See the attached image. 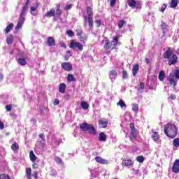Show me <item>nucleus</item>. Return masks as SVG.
Instances as JSON below:
<instances>
[{"label":"nucleus","mask_w":179,"mask_h":179,"mask_svg":"<svg viewBox=\"0 0 179 179\" xmlns=\"http://www.w3.org/2000/svg\"><path fill=\"white\" fill-rule=\"evenodd\" d=\"M5 128V124L0 121V129H3Z\"/></svg>","instance_id":"obj_60"},{"label":"nucleus","mask_w":179,"mask_h":179,"mask_svg":"<svg viewBox=\"0 0 179 179\" xmlns=\"http://www.w3.org/2000/svg\"><path fill=\"white\" fill-rule=\"evenodd\" d=\"M98 124L101 128H107V126L108 125V121H107L106 119L100 120H99Z\"/></svg>","instance_id":"obj_15"},{"label":"nucleus","mask_w":179,"mask_h":179,"mask_svg":"<svg viewBox=\"0 0 179 179\" xmlns=\"http://www.w3.org/2000/svg\"><path fill=\"white\" fill-rule=\"evenodd\" d=\"M0 179H10V176L5 173H1L0 174Z\"/></svg>","instance_id":"obj_38"},{"label":"nucleus","mask_w":179,"mask_h":179,"mask_svg":"<svg viewBox=\"0 0 179 179\" xmlns=\"http://www.w3.org/2000/svg\"><path fill=\"white\" fill-rule=\"evenodd\" d=\"M151 138L152 139H153L154 142H157L159 139H160V136L159 135V133L156 131H152Z\"/></svg>","instance_id":"obj_18"},{"label":"nucleus","mask_w":179,"mask_h":179,"mask_svg":"<svg viewBox=\"0 0 179 179\" xmlns=\"http://www.w3.org/2000/svg\"><path fill=\"white\" fill-rule=\"evenodd\" d=\"M166 8H167V3H164V7H162L160 9V12H162V13H164V10H166Z\"/></svg>","instance_id":"obj_50"},{"label":"nucleus","mask_w":179,"mask_h":179,"mask_svg":"<svg viewBox=\"0 0 179 179\" xmlns=\"http://www.w3.org/2000/svg\"><path fill=\"white\" fill-rule=\"evenodd\" d=\"M117 3V0H110V8H114Z\"/></svg>","instance_id":"obj_44"},{"label":"nucleus","mask_w":179,"mask_h":179,"mask_svg":"<svg viewBox=\"0 0 179 179\" xmlns=\"http://www.w3.org/2000/svg\"><path fill=\"white\" fill-rule=\"evenodd\" d=\"M30 13L31 15H32V16H37L38 15V10H37V7H30Z\"/></svg>","instance_id":"obj_21"},{"label":"nucleus","mask_w":179,"mask_h":179,"mask_svg":"<svg viewBox=\"0 0 179 179\" xmlns=\"http://www.w3.org/2000/svg\"><path fill=\"white\" fill-rule=\"evenodd\" d=\"M58 104H59V99H55V101H54V103H53V105H54V106H58Z\"/></svg>","instance_id":"obj_57"},{"label":"nucleus","mask_w":179,"mask_h":179,"mask_svg":"<svg viewBox=\"0 0 179 179\" xmlns=\"http://www.w3.org/2000/svg\"><path fill=\"white\" fill-rule=\"evenodd\" d=\"M66 55L67 57H72V53H71L70 50L66 51Z\"/></svg>","instance_id":"obj_61"},{"label":"nucleus","mask_w":179,"mask_h":179,"mask_svg":"<svg viewBox=\"0 0 179 179\" xmlns=\"http://www.w3.org/2000/svg\"><path fill=\"white\" fill-rule=\"evenodd\" d=\"M25 173H26L27 178L31 179V168H27Z\"/></svg>","instance_id":"obj_32"},{"label":"nucleus","mask_w":179,"mask_h":179,"mask_svg":"<svg viewBox=\"0 0 179 179\" xmlns=\"http://www.w3.org/2000/svg\"><path fill=\"white\" fill-rule=\"evenodd\" d=\"M80 129L85 134H89L90 135H97V131L93 124H88L87 122H83L80 125Z\"/></svg>","instance_id":"obj_5"},{"label":"nucleus","mask_w":179,"mask_h":179,"mask_svg":"<svg viewBox=\"0 0 179 179\" xmlns=\"http://www.w3.org/2000/svg\"><path fill=\"white\" fill-rule=\"evenodd\" d=\"M164 78H166V73H164V71L162 70L159 71L158 78L160 82H163L164 80Z\"/></svg>","instance_id":"obj_23"},{"label":"nucleus","mask_w":179,"mask_h":179,"mask_svg":"<svg viewBox=\"0 0 179 179\" xmlns=\"http://www.w3.org/2000/svg\"><path fill=\"white\" fill-rule=\"evenodd\" d=\"M61 66L64 71H66L67 72H71V71H72V69H73L72 64L66 62H62L61 64Z\"/></svg>","instance_id":"obj_10"},{"label":"nucleus","mask_w":179,"mask_h":179,"mask_svg":"<svg viewBox=\"0 0 179 179\" xmlns=\"http://www.w3.org/2000/svg\"><path fill=\"white\" fill-rule=\"evenodd\" d=\"M99 142H106L107 141V135L104 132H101L99 137Z\"/></svg>","instance_id":"obj_19"},{"label":"nucleus","mask_w":179,"mask_h":179,"mask_svg":"<svg viewBox=\"0 0 179 179\" xmlns=\"http://www.w3.org/2000/svg\"><path fill=\"white\" fill-rule=\"evenodd\" d=\"M66 34L69 37H73V36H75V32L70 29L66 31Z\"/></svg>","instance_id":"obj_41"},{"label":"nucleus","mask_w":179,"mask_h":179,"mask_svg":"<svg viewBox=\"0 0 179 179\" xmlns=\"http://www.w3.org/2000/svg\"><path fill=\"white\" fill-rule=\"evenodd\" d=\"M161 27L162 30H166V29H167V24H166L164 22L162 21Z\"/></svg>","instance_id":"obj_49"},{"label":"nucleus","mask_w":179,"mask_h":179,"mask_svg":"<svg viewBox=\"0 0 179 179\" xmlns=\"http://www.w3.org/2000/svg\"><path fill=\"white\" fill-rule=\"evenodd\" d=\"M39 138L42 139V141H45V136L44 135V133H41L39 134Z\"/></svg>","instance_id":"obj_54"},{"label":"nucleus","mask_w":179,"mask_h":179,"mask_svg":"<svg viewBox=\"0 0 179 179\" xmlns=\"http://www.w3.org/2000/svg\"><path fill=\"white\" fill-rule=\"evenodd\" d=\"M133 111H135V113L138 112L139 110V106L136 103H134L132 106Z\"/></svg>","instance_id":"obj_39"},{"label":"nucleus","mask_w":179,"mask_h":179,"mask_svg":"<svg viewBox=\"0 0 179 179\" xmlns=\"http://www.w3.org/2000/svg\"><path fill=\"white\" fill-rule=\"evenodd\" d=\"M138 72H139V64H135L133 66L132 69L133 76H136Z\"/></svg>","instance_id":"obj_20"},{"label":"nucleus","mask_w":179,"mask_h":179,"mask_svg":"<svg viewBox=\"0 0 179 179\" xmlns=\"http://www.w3.org/2000/svg\"><path fill=\"white\" fill-rule=\"evenodd\" d=\"M87 13L88 15L87 20H88L89 27H90V29H93V26H94L93 8H92L90 6H87Z\"/></svg>","instance_id":"obj_6"},{"label":"nucleus","mask_w":179,"mask_h":179,"mask_svg":"<svg viewBox=\"0 0 179 179\" xmlns=\"http://www.w3.org/2000/svg\"><path fill=\"white\" fill-rule=\"evenodd\" d=\"M13 40H14L13 36L9 35L6 38L7 44H8V45L13 44Z\"/></svg>","instance_id":"obj_28"},{"label":"nucleus","mask_w":179,"mask_h":179,"mask_svg":"<svg viewBox=\"0 0 179 179\" xmlns=\"http://www.w3.org/2000/svg\"><path fill=\"white\" fill-rule=\"evenodd\" d=\"M173 145L176 148H178V146H179V138H176L173 140Z\"/></svg>","instance_id":"obj_42"},{"label":"nucleus","mask_w":179,"mask_h":179,"mask_svg":"<svg viewBox=\"0 0 179 179\" xmlns=\"http://www.w3.org/2000/svg\"><path fill=\"white\" fill-rule=\"evenodd\" d=\"M13 23H10L8 24L6 28L5 29V33L6 34H8L10 31L13 30Z\"/></svg>","instance_id":"obj_31"},{"label":"nucleus","mask_w":179,"mask_h":179,"mask_svg":"<svg viewBox=\"0 0 179 179\" xmlns=\"http://www.w3.org/2000/svg\"><path fill=\"white\" fill-rule=\"evenodd\" d=\"M117 106H119L120 107H121V108H124V107H127V104H125V102L124 101V100L120 99L119 101V102L117 103Z\"/></svg>","instance_id":"obj_36"},{"label":"nucleus","mask_w":179,"mask_h":179,"mask_svg":"<svg viewBox=\"0 0 179 179\" xmlns=\"http://www.w3.org/2000/svg\"><path fill=\"white\" fill-rule=\"evenodd\" d=\"M145 89V83H140V85H139V87H138V91L139 90H144Z\"/></svg>","instance_id":"obj_45"},{"label":"nucleus","mask_w":179,"mask_h":179,"mask_svg":"<svg viewBox=\"0 0 179 179\" xmlns=\"http://www.w3.org/2000/svg\"><path fill=\"white\" fill-rule=\"evenodd\" d=\"M17 63L22 66H24V65H27V62H26V59H24V58L20 57L18 58Z\"/></svg>","instance_id":"obj_26"},{"label":"nucleus","mask_w":179,"mask_h":179,"mask_svg":"<svg viewBox=\"0 0 179 179\" xmlns=\"http://www.w3.org/2000/svg\"><path fill=\"white\" fill-rule=\"evenodd\" d=\"M129 127L131 129L129 141L136 140V138H138V132L136 131V129L135 128V124L134 123H130Z\"/></svg>","instance_id":"obj_8"},{"label":"nucleus","mask_w":179,"mask_h":179,"mask_svg":"<svg viewBox=\"0 0 179 179\" xmlns=\"http://www.w3.org/2000/svg\"><path fill=\"white\" fill-rule=\"evenodd\" d=\"M109 75L111 80H113V78L115 79V78H117V75H118V73H117L115 70H112L110 71Z\"/></svg>","instance_id":"obj_29"},{"label":"nucleus","mask_w":179,"mask_h":179,"mask_svg":"<svg viewBox=\"0 0 179 179\" xmlns=\"http://www.w3.org/2000/svg\"><path fill=\"white\" fill-rule=\"evenodd\" d=\"M136 160L138 163H143L145 162V157L142 155H139L136 157Z\"/></svg>","instance_id":"obj_37"},{"label":"nucleus","mask_w":179,"mask_h":179,"mask_svg":"<svg viewBox=\"0 0 179 179\" xmlns=\"http://www.w3.org/2000/svg\"><path fill=\"white\" fill-rule=\"evenodd\" d=\"M95 23H96V27H100L101 26V20H97Z\"/></svg>","instance_id":"obj_53"},{"label":"nucleus","mask_w":179,"mask_h":179,"mask_svg":"<svg viewBox=\"0 0 179 179\" xmlns=\"http://www.w3.org/2000/svg\"><path fill=\"white\" fill-rule=\"evenodd\" d=\"M78 38L80 40V41H81L82 43H85V41H86V40H87V36H82V35L80 36H78Z\"/></svg>","instance_id":"obj_43"},{"label":"nucleus","mask_w":179,"mask_h":179,"mask_svg":"<svg viewBox=\"0 0 179 179\" xmlns=\"http://www.w3.org/2000/svg\"><path fill=\"white\" fill-rule=\"evenodd\" d=\"M176 99H177V96L173 94H171V96L168 97V100H176Z\"/></svg>","instance_id":"obj_47"},{"label":"nucleus","mask_w":179,"mask_h":179,"mask_svg":"<svg viewBox=\"0 0 179 179\" xmlns=\"http://www.w3.org/2000/svg\"><path fill=\"white\" fill-rule=\"evenodd\" d=\"M95 160L96 163H99V164H110V161L101 158V157H96Z\"/></svg>","instance_id":"obj_12"},{"label":"nucleus","mask_w":179,"mask_h":179,"mask_svg":"<svg viewBox=\"0 0 179 179\" xmlns=\"http://www.w3.org/2000/svg\"><path fill=\"white\" fill-rule=\"evenodd\" d=\"M67 80L69 82H76V78L73 76V74H68L67 75Z\"/></svg>","instance_id":"obj_34"},{"label":"nucleus","mask_w":179,"mask_h":179,"mask_svg":"<svg viewBox=\"0 0 179 179\" xmlns=\"http://www.w3.org/2000/svg\"><path fill=\"white\" fill-rule=\"evenodd\" d=\"M29 158L31 162H32L33 163H34V162L37 160V157L36 156V155H34V152H33V150H31L29 152Z\"/></svg>","instance_id":"obj_24"},{"label":"nucleus","mask_w":179,"mask_h":179,"mask_svg":"<svg viewBox=\"0 0 179 179\" xmlns=\"http://www.w3.org/2000/svg\"><path fill=\"white\" fill-rule=\"evenodd\" d=\"M173 75L176 80H179V69L176 70Z\"/></svg>","instance_id":"obj_40"},{"label":"nucleus","mask_w":179,"mask_h":179,"mask_svg":"<svg viewBox=\"0 0 179 179\" xmlns=\"http://www.w3.org/2000/svg\"><path fill=\"white\" fill-rule=\"evenodd\" d=\"M69 48L71 50H76L78 49V51H83V45L80 42L72 39L69 43Z\"/></svg>","instance_id":"obj_7"},{"label":"nucleus","mask_w":179,"mask_h":179,"mask_svg":"<svg viewBox=\"0 0 179 179\" xmlns=\"http://www.w3.org/2000/svg\"><path fill=\"white\" fill-rule=\"evenodd\" d=\"M32 177H34V178H35V179H38V172L34 171L32 174Z\"/></svg>","instance_id":"obj_51"},{"label":"nucleus","mask_w":179,"mask_h":179,"mask_svg":"<svg viewBox=\"0 0 179 179\" xmlns=\"http://www.w3.org/2000/svg\"><path fill=\"white\" fill-rule=\"evenodd\" d=\"M122 167H131V166H134V161L129 158L122 159Z\"/></svg>","instance_id":"obj_11"},{"label":"nucleus","mask_w":179,"mask_h":179,"mask_svg":"<svg viewBox=\"0 0 179 179\" xmlns=\"http://www.w3.org/2000/svg\"><path fill=\"white\" fill-rule=\"evenodd\" d=\"M60 47H62V48H66V45L64 43H61Z\"/></svg>","instance_id":"obj_62"},{"label":"nucleus","mask_w":179,"mask_h":179,"mask_svg":"<svg viewBox=\"0 0 179 179\" xmlns=\"http://www.w3.org/2000/svg\"><path fill=\"white\" fill-rule=\"evenodd\" d=\"M46 44H48V47H52L55 45V39L52 36H49L46 41Z\"/></svg>","instance_id":"obj_14"},{"label":"nucleus","mask_w":179,"mask_h":179,"mask_svg":"<svg viewBox=\"0 0 179 179\" xmlns=\"http://www.w3.org/2000/svg\"><path fill=\"white\" fill-rule=\"evenodd\" d=\"M163 57L164 59H166L168 62V65H169V66L176 65V64L178 62V57H177V55L174 54V50L172 48L169 47L163 53Z\"/></svg>","instance_id":"obj_1"},{"label":"nucleus","mask_w":179,"mask_h":179,"mask_svg":"<svg viewBox=\"0 0 179 179\" xmlns=\"http://www.w3.org/2000/svg\"><path fill=\"white\" fill-rule=\"evenodd\" d=\"M50 176H52L53 177H55L57 176V171L52 170L50 171Z\"/></svg>","instance_id":"obj_58"},{"label":"nucleus","mask_w":179,"mask_h":179,"mask_svg":"<svg viewBox=\"0 0 179 179\" xmlns=\"http://www.w3.org/2000/svg\"><path fill=\"white\" fill-rule=\"evenodd\" d=\"M56 17H59L62 15V10H61V4H56Z\"/></svg>","instance_id":"obj_17"},{"label":"nucleus","mask_w":179,"mask_h":179,"mask_svg":"<svg viewBox=\"0 0 179 179\" xmlns=\"http://www.w3.org/2000/svg\"><path fill=\"white\" fill-rule=\"evenodd\" d=\"M6 111H12V105H6Z\"/></svg>","instance_id":"obj_52"},{"label":"nucleus","mask_w":179,"mask_h":179,"mask_svg":"<svg viewBox=\"0 0 179 179\" xmlns=\"http://www.w3.org/2000/svg\"><path fill=\"white\" fill-rule=\"evenodd\" d=\"M66 90V85L65 83H61L59 86V93H62V94L65 93Z\"/></svg>","instance_id":"obj_22"},{"label":"nucleus","mask_w":179,"mask_h":179,"mask_svg":"<svg viewBox=\"0 0 179 179\" xmlns=\"http://www.w3.org/2000/svg\"><path fill=\"white\" fill-rule=\"evenodd\" d=\"M29 3H30V0H27L22 8L21 12L20 13L18 22L15 27L16 30H19L22 29V27H23V24L26 20V13H27V9H29Z\"/></svg>","instance_id":"obj_2"},{"label":"nucleus","mask_w":179,"mask_h":179,"mask_svg":"<svg viewBox=\"0 0 179 179\" xmlns=\"http://www.w3.org/2000/svg\"><path fill=\"white\" fill-rule=\"evenodd\" d=\"M11 149L13 150V152H17L19 150V144L15 142L11 145Z\"/></svg>","instance_id":"obj_35"},{"label":"nucleus","mask_w":179,"mask_h":179,"mask_svg":"<svg viewBox=\"0 0 179 179\" xmlns=\"http://www.w3.org/2000/svg\"><path fill=\"white\" fill-rule=\"evenodd\" d=\"M168 80L171 87H176V86H177V80H178L176 79V77H174V74L170 73Z\"/></svg>","instance_id":"obj_9"},{"label":"nucleus","mask_w":179,"mask_h":179,"mask_svg":"<svg viewBox=\"0 0 179 179\" xmlns=\"http://www.w3.org/2000/svg\"><path fill=\"white\" fill-rule=\"evenodd\" d=\"M72 6H73V4L66 5V6L64 7V10H69L70 9H72Z\"/></svg>","instance_id":"obj_48"},{"label":"nucleus","mask_w":179,"mask_h":179,"mask_svg":"<svg viewBox=\"0 0 179 179\" xmlns=\"http://www.w3.org/2000/svg\"><path fill=\"white\" fill-rule=\"evenodd\" d=\"M173 173H179V159H176L172 166Z\"/></svg>","instance_id":"obj_13"},{"label":"nucleus","mask_w":179,"mask_h":179,"mask_svg":"<svg viewBox=\"0 0 179 179\" xmlns=\"http://www.w3.org/2000/svg\"><path fill=\"white\" fill-rule=\"evenodd\" d=\"M80 106L83 110H89L90 106H89V103H87V102L83 101L80 103Z\"/></svg>","instance_id":"obj_27"},{"label":"nucleus","mask_w":179,"mask_h":179,"mask_svg":"<svg viewBox=\"0 0 179 179\" xmlns=\"http://www.w3.org/2000/svg\"><path fill=\"white\" fill-rule=\"evenodd\" d=\"M120 35L114 36L113 41L110 42V40L107 39L105 41V45L103 48L106 51H113V50H117V45H121V42L119 41Z\"/></svg>","instance_id":"obj_4"},{"label":"nucleus","mask_w":179,"mask_h":179,"mask_svg":"<svg viewBox=\"0 0 179 179\" xmlns=\"http://www.w3.org/2000/svg\"><path fill=\"white\" fill-rule=\"evenodd\" d=\"M76 33H77L78 37H80V36H82V30H80V29H76Z\"/></svg>","instance_id":"obj_55"},{"label":"nucleus","mask_w":179,"mask_h":179,"mask_svg":"<svg viewBox=\"0 0 179 179\" xmlns=\"http://www.w3.org/2000/svg\"><path fill=\"white\" fill-rule=\"evenodd\" d=\"M178 5V0H171L170 3V8H172V9H176Z\"/></svg>","instance_id":"obj_25"},{"label":"nucleus","mask_w":179,"mask_h":179,"mask_svg":"<svg viewBox=\"0 0 179 179\" xmlns=\"http://www.w3.org/2000/svg\"><path fill=\"white\" fill-rule=\"evenodd\" d=\"M164 132L165 135L168 138H171V139H174L176 136H177V134L178 133V129L177 126L174 124V123L168 122L164 125Z\"/></svg>","instance_id":"obj_3"},{"label":"nucleus","mask_w":179,"mask_h":179,"mask_svg":"<svg viewBox=\"0 0 179 179\" xmlns=\"http://www.w3.org/2000/svg\"><path fill=\"white\" fill-rule=\"evenodd\" d=\"M122 78L123 79H127L128 78V73L125 70L122 71Z\"/></svg>","instance_id":"obj_46"},{"label":"nucleus","mask_w":179,"mask_h":179,"mask_svg":"<svg viewBox=\"0 0 179 179\" xmlns=\"http://www.w3.org/2000/svg\"><path fill=\"white\" fill-rule=\"evenodd\" d=\"M145 62L148 64H150V61L149 60V59L148 57H145Z\"/></svg>","instance_id":"obj_63"},{"label":"nucleus","mask_w":179,"mask_h":179,"mask_svg":"<svg viewBox=\"0 0 179 179\" xmlns=\"http://www.w3.org/2000/svg\"><path fill=\"white\" fill-rule=\"evenodd\" d=\"M55 162H57V163H62V159L61 158H59V157H56Z\"/></svg>","instance_id":"obj_56"},{"label":"nucleus","mask_w":179,"mask_h":179,"mask_svg":"<svg viewBox=\"0 0 179 179\" xmlns=\"http://www.w3.org/2000/svg\"><path fill=\"white\" fill-rule=\"evenodd\" d=\"M69 57H70L69 56H66H66L64 57L65 61H69Z\"/></svg>","instance_id":"obj_64"},{"label":"nucleus","mask_w":179,"mask_h":179,"mask_svg":"<svg viewBox=\"0 0 179 179\" xmlns=\"http://www.w3.org/2000/svg\"><path fill=\"white\" fill-rule=\"evenodd\" d=\"M127 3L130 8H134L135 6H136V0H127Z\"/></svg>","instance_id":"obj_33"},{"label":"nucleus","mask_w":179,"mask_h":179,"mask_svg":"<svg viewBox=\"0 0 179 179\" xmlns=\"http://www.w3.org/2000/svg\"><path fill=\"white\" fill-rule=\"evenodd\" d=\"M45 17H52L55 16V9L51 8L49 11L44 15Z\"/></svg>","instance_id":"obj_16"},{"label":"nucleus","mask_w":179,"mask_h":179,"mask_svg":"<svg viewBox=\"0 0 179 179\" xmlns=\"http://www.w3.org/2000/svg\"><path fill=\"white\" fill-rule=\"evenodd\" d=\"M127 24V21L124 20H120L117 22V26L119 29H122V27H124V25Z\"/></svg>","instance_id":"obj_30"},{"label":"nucleus","mask_w":179,"mask_h":179,"mask_svg":"<svg viewBox=\"0 0 179 179\" xmlns=\"http://www.w3.org/2000/svg\"><path fill=\"white\" fill-rule=\"evenodd\" d=\"M32 168H33L34 169H38V164H37V163L33 164H32Z\"/></svg>","instance_id":"obj_59"}]
</instances>
